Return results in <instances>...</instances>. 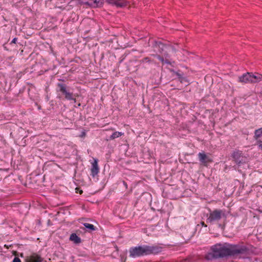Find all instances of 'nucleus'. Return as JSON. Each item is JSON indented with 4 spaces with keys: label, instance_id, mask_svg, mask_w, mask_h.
<instances>
[{
    "label": "nucleus",
    "instance_id": "nucleus-35",
    "mask_svg": "<svg viewBox=\"0 0 262 262\" xmlns=\"http://www.w3.org/2000/svg\"><path fill=\"white\" fill-rule=\"evenodd\" d=\"M20 256L21 257H23V253H21V254H20Z\"/></svg>",
    "mask_w": 262,
    "mask_h": 262
},
{
    "label": "nucleus",
    "instance_id": "nucleus-7",
    "mask_svg": "<svg viewBox=\"0 0 262 262\" xmlns=\"http://www.w3.org/2000/svg\"><path fill=\"white\" fill-rule=\"evenodd\" d=\"M198 155L201 165L207 167L209 163L212 162V160L204 151L199 152Z\"/></svg>",
    "mask_w": 262,
    "mask_h": 262
},
{
    "label": "nucleus",
    "instance_id": "nucleus-18",
    "mask_svg": "<svg viewBox=\"0 0 262 262\" xmlns=\"http://www.w3.org/2000/svg\"><path fill=\"white\" fill-rule=\"evenodd\" d=\"M179 81L182 83H185L186 85H187L189 84V81L188 80L186 77H180V79Z\"/></svg>",
    "mask_w": 262,
    "mask_h": 262
},
{
    "label": "nucleus",
    "instance_id": "nucleus-26",
    "mask_svg": "<svg viewBox=\"0 0 262 262\" xmlns=\"http://www.w3.org/2000/svg\"><path fill=\"white\" fill-rule=\"evenodd\" d=\"M12 262H21V260L18 257H15Z\"/></svg>",
    "mask_w": 262,
    "mask_h": 262
},
{
    "label": "nucleus",
    "instance_id": "nucleus-13",
    "mask_svg": "<svg viewBox=\"0 0 262 262\" xmlns=\"http://www.w3.org/2000/svg\"><path fill=\"white\" fill-rule=\"evenodd\" d=\"M70 240L76 244H80L81 239L76 233H72L70 236Z\"/></svg>",
    "mask_w": 262,
    "mask_h": 262
},
{
    "label": "nucleus",
    "instance_id": "nucleus-21",
    "mask_svg": "<svg viewBox=\"0 0 262 262\" xmlns=\"http://www.w3.org/2000/svg\"><path fill=\"white\" fill-rule=\"evenodd\" d=\"M164 55L165 56V59L164 60V63H165L168 64H171V62L168 59H167V57H169L168 54L164 53Z\"/></svg>",
    "mask_w": 262,
    "mask_h": 262
},
{
    "label": "nucleus",
    "instance_id": "nucleus-36",
    "mask_svg": "<svg viewBox=\"0 0 262 262\" xmlns=\"http://www.w3.org/2000/svg\"><path fill=\"white\" fill-rule=\"evenodd\" d=\"M82 192H83L82 190L80 191V194L82 193Z\"/></svg>",
    "mask_w": 262,
    "mask_h": 262
},
{
    "label": "nucleus",
    "instance_id": "nucleus-12",
    "mask_svg": "<svg viewBox=\"0 0 262 262\" xmlns=\"http://www.w3.org/2000/svg\"><path fill=\"white\" fill-rule=\"evenodd\" d=\"M46 5L50 8H60L58 0H48L46 3Z\"/></svg>",
    "mask_w": 262,
    "mask_h": 262
},
{
    "label": "nucleus",
    "instance_id": "nucleus-22",
    "mask_svg": "<svg viewBox=\"0 0 262 262\" xmlns=\"http://www.w3.org/2000/svg\"><path fill=\"white\" fill-rule=\"evenodd\" d=\"M17 41V38L15 37L11 40V41L10 42L9 45H10L12 46H14L16 44Z\"/></svg>",
    "mask_w": 262,
    "mask_h": 262
},
{
    "label": "nucleus",
    "instance_id": "nucleus-2",
    "mask_svg": "<svg viewBox=\"0 0 262 262\" xmlns=\"http://www.w3.org/2000/svg\"><path fill=\"white\" fill-rule=\"evenodd\" d=\"M162 247L158 245H138L131 247L128 250L129 256L138 258L150 255H157L162 251Z\"/></svg>",
    "mask_w": 262,
    "mask_h": 262
},
{
    "label": "nucleus",
    "instance_id": "nucleus-33",
    "mask_svg": "<svg viewBox=\"0 0 262 262\" xmlns=\"http://www.w3.org/2000/svg\"><path fill=\"white\" fill-rule=\"evenodd\" d=\"M81 106V103H78L77 104V106H76V105H75V107H79V106Z\"/></svg>",
    "mask_w": 262,
    "mask_h": 262
},
{
    "label": "nucleus",
    "instance_id": "nucleus-17",
    "mask_svg": "<svg viewBox=\"0 0 262 262\" xmlns=\"http://www.w3.org/2000/svg\"><path fill=\"white\" fill-rule=\"evenodd\" d=\"M262 136V127L259 128L254 131V138L255 140H257Z\"/></svg>",
    "mask_w": 262,
    "mask_h": 262
},
{
    "label": "nucleus",
    "instance_id": "nucleus-23",
    "mask_svg": "<svg viewBox=\"0 0 262 262\" xmlns=\"http://www.w3.org/2000/svg\"><path fill=\"white\" fill-rule=\"evenodd\" d=\"M149 61V58L148 57H145L143 59H142L140 61L142 62H148Z\"/></svg>",
    "mask_w": 262,
    "mask_h": 262
},
{
    "label": "nucleus",
    "instance_id": "nucleus-25",
    "mask_svg": "<svg viewBox=\"0 0 262 262\" xmlns=\"http://www.w3.org/2000/svg\"><path fill=\"white\" fill-rule=\"evenodd\" d=\"M77 96V94H73V99H71L70 101H73L74 103H75L76 102V97Z\"/></svg>",
    "mask_w": 262,
    "mask_h": 262
},
{
    "label": "nucleus",
    "instance_id": "nucleus-6",
    "mask_svg": "<svg viewBox=\"0 0 262 262\" xmlns=\"http://www.w3.org/2000/svg\"><path fill=\"white\" fill-rule=\"evenodd\" d=\"M209 211L210 213L209 215L208 214L207 215L208 216L206 220L207 223H213L214 222L219 221L222 219V210L215 209L212 211L209 210Z\"/></svg>",
    "mask_w": 262,
    "mask_h": 262
},
{
    "label": "nucleus",
    "instance_id": "nucleus-11",
    "mask_svg": "<svg viewBox=\"0 0 262 262\" xmlns=\"http://www.w3.org/2000/svg\"><path fill=\"white\" fill-rule=\"evenodd\" d=\"M43 258L39 255L33 254L31 255L28 258L26 259V262H42Z\"/></svg>",
    "mask_w": 262,
    "mask_h": 262
},
{
    "label": "nucleus",
    "instance_id": "nucleus-30",
    "mask_svg": "<svg viewBox=\"0 0 262 262\" xmlns=\"http://www.w3.org/2000/svg\"><path fill=\"white\" fill-rule=\"evenodd\" d=\"M122 183H123V185H124V186L125 187V188L127 189V183L124 181H122Z\"/></svg>",
    "mask_w": 262,
    "mask_h": 262
},
{
    "label": "nucleus",
    "instance_id": "nucleus-5",
    "mask_svg": "<svg viewBox=\"0 0 262 262\" xmlns=\"http://www.w3.org/2000/svg\"><path fill=\"white\" fill-rule=\"evenodd\" d=\"M231 157L232 158L234 162L238 166H241L246 163L247 158L244 156L242 151L239 150H234L231 154Z\"/></svg>",
    "mask_w": 262,
    "mask_h": 262
},
{
    "label": "nucleus",
    "instance_id": "nucleus-28",
    "mask_svg": "<svg viewBox=\"0 0 262 262\" xmlns=\"http://www.w3.org/2000/svg\"><path fill=\"white\" fill-rule=\"evenodd\" d=\"M183 262H192V258L191 257H188L185 259Z\"/></svg>",
    "mask_w": 262,
    "mask_h": 262
},
{
    "label": "nucleus",
    "instance_id": "nucleus-8",
    "mask_svg": "<svg viewBox=\"0 0 262 262\" xmlns=\"http://www.w3.org/2000/svg\"><path fill=\"white\" fill-rule=\"evenodd\" d=\"M153 46L158 48V50L160 53H163L165 50H168V48L170 47V45L165 44L160 41H154Z\"/></svg>",
    "mask_w": 262,
    "mask_h": 262
},
{
    "label": "nucleus",
    "instance_id": "nucleus-3",
    "mask_svg": "<svg viewBox=\"0 0 262 262\" xmlns=\"http://www.w3.org/2000/svg\"><path fill=\"white\" fill-rule=\"evenodd\" d=\"M59 81L62 82H58L56 84V91L58 94L57 97L60 99L70 101L73 99V92L71 91L70 87L63 83V79H59Z\"/></svg>",
    "mask_w": 262,
    "mask_h": 262
},
{
    "label": "nucleus",
    "instance_id": "nucleus-19",
    "mask_svg": "<svg viewBox=\"0 0 262 262\" xmlns=\"http://www.w3.org/2000/svg\"><path fill=\"white\" fill-rule=\"evenodd\" d=\"M255 140L256 141V145L258 146V148L262 151V139H258Z\"/></svg>",
    "mask_w": 262,
    "mask_h": 262
},
{
    "label": "nucleus",
    "instance_id": "nucleus-9",
    "mask_svg": "<svg viewBox=\"0 0 262 262\" xmlns=\"http://www.w3.org/2000/svg\"><path fill=\"white\" fill-rule=\"evenodd\" d=\"M84 5L92 7H100L103 4V0H89V1H83Z\"/></svg>",
    "mask_w": 262,
    "mask_h": 262
},
{
    "label": "nucleus",
    "instance_id": "nucleus-29",
    "mask_svg": "<svg viewBox=\"0 0 262 262\" xmlns=\"http://www.w3.org/2000/svg\"><path fill=\"white\" fill-rule=\"evenodd\" d=\"M170 49H171L172 51H173L174 52H176V49L173 46H170V47L168 48V50H169Z\"/></svg>",
    "mask_w": 262,
    "mask_h": 262
},
{
    "label": "nucleus",
    "instance_id": "nucleus-14",
    "mask_svg": "<svg viewBox=\"0 0 262 262\" xmlns=\"http://www.w3.org/2000/svg\"><path fill=\"white\" fill-rule=\"evenodd\" d=\"M127 2L124 0H116L115 5L118 8H123L127 6Z\"/></svg>",
    "mask_w": 262,
    "mask_h": 262
},
{
    "label": "nucleus",
    "instance_id": "nucleus-24",
    "mask_svg": "<svg viewBox=\"0 0 262 262\" xmlns=\"http://www.w3.org/2000/svg\"><path fill=\"white\" fill-rule=\"evenodd\" d=\"M116 0H106V2L110 4L115 5Z\"/></svg>",
    "mask_w": 262,
    "mask_h": 262
},
{
    "label": "nucleus",
    "instance_id": "nucleus-15",
    "mask_svg": "<svg viewBox=\"0 0 262 262\" xmlns=\"http://www.w3.org/2000/svg\"><path fill=\"white\" fill-rule=\"evenodd\" d=\"M83 226H84L86 230L88 232H91L93 231H95L96 230V227L94 226L93 224H91L89 223H83Z\"/></svg>",
    "mask_w": 262,
    "mask_h": 262
},
{
    "label": "nucleus",
    "instance_id": "nucleus-32",
    "mask_svg": "<svg viewBox=\"0 0 262 262\" xmlns=\"http://www.w3.org/2000/svg\"><path fill=\"white\" fill-rule=\"evenodd\" d=\"M79 1L80 2L81 4L84 5V3L83 2V1H89V0H79Z\"/></svg>",
    "mask_w": 262,
    "mask_h": 262
},
{
    "label": "nucleus",
    "instance_id": "nucleus-10",
    "mask_svg": "<svg viewBox=\"0 0 262 262\" xmlns=\"http://www.w3.org/2000/svg\"><path fill=\"white\" fill-rule=\"evenodd\" d=\"M91 176L94 178L99 172V168L98 164V160L94 159V162L92 164L91 169Z\"/></svg>",
    "mask_w": 262,
    "mask_h": 262
},
{
    "label": "nucleus",
    "instance_id": "nucleus-4",
    "mask_svg": "<svg viewBox=\"0 0 262 262\" xmlns=\"http://www.w3.org/2000/svg\"><path fill=\"white\" fill-rule=\"evenodd\" d=\"M262 80V74L258 73L247 72L238 77V81L244 83H254Z\"/></svg>",
    "mask_w": 262,
    "mask_h": 262
},
{
    "label": "nucleus",
    "instance_id": "nucleus-37",
    "mask_svg": "<svg viewBox=\"0 0 262 262\" xmlns=\"http://www.w3.org/2000/svg\"><path fill=\"white\" fill-rule=\"evenodd\" d=\"M122 60H123L122 59V60H121L120 61V62H119L120 63L121 62H122Z\"/></svg>",
    "mask_w": 262,
    "mask_h": 262
},
{
    "label": "nucleus",
    "instance_id": "nucleus-1",
    "mask_svg": "<svg viewBox=\"0 0 262 262\" xmlns=\"http://www.w3.org/2000/svg\"><path fill=\"white\" fill-rule=\"evenodd\" d=\"M211 252L205 255L206 260H211L221 258H240L249 253V248L243 244H232L228 243L217 244L211 248Z\"/></svg>",
    "mask_w": 262,
    "mask_h": 262
},
{
    "label": "nucleus",
    "instance_id": "nucleus-16",
    "mask_svg": "<svg viewBox=\"0 0 262 262\" xmlns=\"http://www.w3.org/2000/svg\"><path fill=\"white\" fill-rule=\"evenodd\" d=\"M124 135V133L120 132H115L112 134L110 137L109 139L107 140H112L116 138H117L122 135Z\"/></svg>",
    "mask_w": 262,
    "mask_h": 262
},
{
    "label": "nucleus",
    "instance_id": "nucleus-20",
    "mask_svg": "<svg viewBox=\"0 0 262 262\" xmlns=\"http://www.w3.org/2000/svg\"><path fill=\"white\" fill-rule=\"evenodd\" d=\"M170 71L171 72L174 73L176 75H177L178 76V78L179 80L180 79V77L183 76V74H181L180 73V71H179L178 72H176L173 69H170Z\"/></svg>",
    "mask_w": 262,
    "mask_h": 262
},
{
    "label": "nucleus",
    "instance_id": "nucleus-27",
    "mask_svg": "<svg viewBox=\"0 0 262 262\" xmlns=\"http://www.w3.org/2000/svg\"><path fill=\"white\" fill-rule=\"evenodd\" d=\"M158 59L160 61H161L163 64H164V60H165V59H164V57H163L161 56H159L158 57Z\"/></svg>",
    "mask_w": 262,
    "mask_h": 262
},
{
    "label": "nucleus",
    "instance_id": "nucleus-34",
    "mask_svg": "<svg viewBox=\"0 0 262 262\" xmlns=\"http://www.w3.org/2000/svg\"><path fill=\"white\" fill-rule=\"evenodd\" d=\"M85 133H84V132H83V133H82V134L81 136H85Z\"/></svg>",
    "mask_w": 262,
    "mask_h": 262
},
{
    "label": "nucleus",
    "instance_id": "nucleus-31",
    "mask_svg": "<svg viewBox=\"0 0 262 262\" xmlns=\"http://www.w3.org/2000/svg\"><path fill=\"white\" fill-rule=\"evenodd\" d=\"M201 224L202 226H204V227H207V225L205 224V223L204 222H202L201 223Z\"/></svg>",
    "mask_w": 262,
    "mask_h": 262
}]
</instances>
